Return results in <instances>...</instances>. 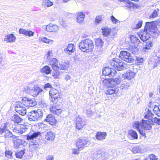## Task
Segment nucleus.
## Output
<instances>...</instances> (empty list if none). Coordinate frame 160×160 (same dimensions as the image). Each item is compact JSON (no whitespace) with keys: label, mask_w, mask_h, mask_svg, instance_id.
Returning <instances> with one entry per match:
<instances>
[{"label":"nucleus","mask_w":160,"mask_h":160,"mask_svg":"<svg viewBox=\"0 0 160 160\" xmlns=\"http://www.w3.org/2000/svg\"><path fill=\"white\" fill-rule=\"evenodd\" d=\"M42 90L37 85H35L32 88V90L31 93L33 94V95L36 96L42 91Z\"/></svg>","instance_id":"nucleus-26"},{"label":"nucleus","mask_w":160,"mask_h":160,"mask_svg":"<svg viewBox=\"0 0 160 160\" xmlns=\"http://www.w3.org/2000/svg\"><path fill=\"white\" fill-rule=\"evenodd\" d=\"M121 79L120 78H115L114 79L111 78V81L110 82L109 86L112 87H114L118 84L120 83Z\"/></svg>","instance_id":"nucleus-29"},{"label":"nucleus","mask_w":160,"mask_h":160,"mask_svg":"<svg viewBox=\"0 0 160 160\" xmlns=\"http://www.w3.org/2000/svg\"><path fill=\"white\" fill-rule=\"evenodd\" d=\"M68 66H66L64 64H59L58 66V68L57 69V70H65L68 68Z\"/></svg>","instance_id":"nucleus-51"},{"label":"nucleus","mask_w":160,"mask_h":160,"mask_svg":"<svg viewBox=\"0 0 160 160\" xmlns=\"http://www.w3.org/2000/svg\"><path fill=\"white\" fill-rule=\"evenodd\" d=\"M59 29L58 27L56 25L52 23L47 25L46 26V29L48 32H56Z\"/></svg>","instance_id":"nucleus-20"},{"label":"nucleus","mask_w":160,"mask_h":160,"mask_svg":"<svg viewBox=\"0 0 160 160\" xmlns=\"http://www.w3.org/2000/svg\"><path fill=\"white\" fill-rule=\"evenodd\" d=\"M95 43L96 46L98 48H101L103 44V42L102 39L99 38L96 39Z\"/></svg>","instance_id":"nucleus-45"},{"label":"nucleus","mask_w":160,"mask_h":160,"mask_svg":"<svg viewBox=\"0 0 160 160\" xmlns=\"http://www.w3.org/2000/svg\"><path fill=\"white\" fill-rule=\"evenodd\" d=\"M102 20V17L101 16H97L95 20V22L96 24L99 23Z\"/></svg>","instance_id":"nucleus-55"},{"label":"nucleus","mask_w":160,"mask_h":160,"mask_svg":"<svg viewBox=\"0 0 160 160\" xmlns=\"http://www.w3.org/2000/svg\"><path fill=\"white\" fill-rule=\"evenodd\" d=\"M49 93L51 97V98H50V101L53 102L59 98V93L58 91L56 89H52L50 90Z\"/></svg>","instance_id":"nucleus-10"},{"label":"nucleus","mask_w":160,"mask_h":160,"mask_svg":"<svg viewBox=\"0 0 160 160\" xmlns=\"http://www.w3.org/2000/svg\"><path fill=\"white\" fill-rule=\"evenodd\" d=\"M153 123L150 122L149 121L147 120L142 119V128L143 132H146V131L149 130L151 128V125H153Z\"/></svg>","instance_id":"nucleus-12"},{"label":"nucleus","mask_w":160,"mask_h":160,"mask_svg":"<svg viewBox=\"0 0 160 160\" xmlns=\"http://www.w3.org/2000/svg\"><path fill=\"white\" fill-rule=\"evenodd\" d=\"M12 140L14 141V146L16 148H18L21 144V142L19 140H17V138L16 139H13Z\"/></svg>","instance_id":"nucleus-47"},{"label":"nucleus","mask_w":160,"mask_h":160,"mask_svg":"<svg viewBox=\"0 0 160 160\" xmlns=\"http://www.w3.org/2000/svg\"><path fill=\"white\" fill-rule=\"evenodd\" d=\"M139 151V148L138 147H133L132 148V152L134 153H136L138 152Z\"/></svg>","instance_id":"nucleus-62"},{"label":"nucleus","mask_w":160,"mask_h":160,"mask_svg":"<svg viewBox=\"0 0 160 160\" xmlns=\"http://www.w3.org/2000/svg\"><path fill=\"white\" fill-rule=\"evenodd\" d=\"M39 128L43 129L44 131H46L48 129V127L47 125L43 123H41L39 125Z\"/></svg>","instance_id":"nucleus-53"},{"label":"nucleus","mask_w":160,"mask_h":160,"mask_svg":"<svg viewBox=\"0 0 160 160\" xmlns=\"http://www.w3.org/2000/svg\"><path fill=\"white\" fill-rule=\"evenodd\" d=\"M39 147V145L38 142H32L29 145L30 150L31 152H34L38 149Z\"/></svg>","instance_id":"nucleus-25"},{"label":"nucleus","mask_w":160,"mask_h":160,"mask_svg":"<svg viewBox=\"0 0 160 160\" xmlns=\"http://www.w3.org/2000/svg\"><path fill=\"white\" fill-rule=\"evenodd\" d=\"M153 44V43L152 42L148 41L147 42L146 45H147V47H148L151 48Z\"/></svg>","instance_id":"nucleus-61"},{"label":"nucleus","mask_w":160,"mask_h":160,"mask_svg":"<svg viewBox=\"0 0 160 160\" xmlns=\"http://www.w3.org/2000/svg\"><path fill=\"white\" fill-rule=\"evenodd\" d=\"M52 70L48 66L46 65L41 68L40 69L41 72L46 75L50 74Z\"/></svg>","instance_id":"nucleus-33"},{"label":"nucleus","mask_w":160,"mask_h":160,"mask_svg":"<svg viewBox=\"0 0 160 160\" xmlns=\"http://www.w3.org/2000/svg\"><path fill=\"white\" fill-rule=\"evenodd\" d=\"M41 40L43 42L48 44H49L51 42V43H52L53 42V40H50L46 37H43L42 38Z\"/></svg>","instance_id":"nucleus-50"},{"label":"nucleus","mask_w":160,"mask_h":160,"mask_svg":"<svg viewBox=\"0 0 160 160\" xmlns=\"http://www.w3.org/2000/svg\"><path fill=\"white\" fill-rule=\"evenodd\" d=\"M16 38L13 34L6 35L4 39V41L9 42H13L15 41Z\"/></svg>","instance_id":"nucleus-34"},{"label":"nucleus","mask_w":160,"mask_h":160,"mask_svg":"<svg viewBox=\"0 0 160 160\" xmlns=\"http://www.w3.org/2000/svg\"><path fill=\"white\" fill-rule=\"evenodd\" d=\"M133 128L138 131L143 136H145L146 134L145 132H143L142 128V122H140L138 121H136L133 124Z\"/></svg>","instance_id":"nucleus-15"},{"label":"nucleus","mask_w":160,"mask_h":160,"mask_svg":"<svg viewBox=\"0 0 160 160\" xmlns=\"http://www.w3.org/2000/svg\"><path fill=\"white\" fill-rule=\"evenodd\" d=\"M19 32L20 34H22L26 36L31 37L33 36L34 32L30 30H26L25 29L21 28L19 29Z\"/></svg>","instance_id":"nucleus-32"},{"label":"nucleus","mask_w":160,"mask_h":160,"mask_svg":"<svg viewBox=\"0 0 160 160\" xmlns=\"http://www.w3.org/2000/svg\"><path fill=\"white\" fill-rule=\"evenodd\" d=\"M144 114L145 118L148 119L150 122L153 123L154 115L152 112L149 109H148L147 111L145 112Z\"/></svg>","instance_id":"nucleus-18"},{"label":"nucleus","mask_w":160,"mask_h":160,"mask_svg":"<svg viewBox=\"0 0 160 160\" xmlns=\"http://www.w3.org/2000/svg\"><path fill=\"white\" fill-rule=\"evenodd\" d=\"M0 134L8 139L13 140L16 139L17 137L13 135L9 130L6 128V124L0 127Z\"/></svg>","instance_id":"nucleus-5"},{"label":"nucleus","mask_w":160,"mask_h":160,"mask_svg":"<svg viewBox=\"0 0 160 160\" xmlns=\"http://www.w3.org/2000/svg\"><path fill=\"white\" fill-rule=\"evenodd\" d=\"M75 46L73 44L69 43L68 44L66 48L64 49V52L66 54L68 55H71L75 51Z\"/></svg>","instance_id":"nucleus-16"},{"label":"nucleus","mask_w":160,"mask_h":160,"mask_svg":"<svg viewBox=\"0 0 160 160\" xmlns=\"http://www.w3.org/2000/svg\"><path fill=\"white\" fill-rule=\"evenodd\" d=\"M25 152L23 150H21L20 151L16 153V155L17 158H21L22 156L24 155Z\"/></svg>","instance_id":"nucleus-48"},{"label":"nucleus","mask_w":160,"mask_h":160,"mask_svg":"<svg viewBox=\"0 0 160 160\" xmlns=\"http://www.w3.org/2000/svg\"><path fill=\"white\" fill-rule=\"evenodd\" d=\"M43 114V111L41 109L33 110L28 112L27 118L30 121H37L42 119Z\"/></svg>","instance_id":"nucleus-3"},{"label":"nucleus","mask_w":160,"mask_h":160,"mask_svg":"<svg viewBox=\"0 0 160 160\" xmlns=\"http://www.w3.org/2000/svg\"><path fill=\"white\" fill-rule=\"evenodd\" d=\"M41 132H33V133H29L27 136V140L30 142H32L34 139H36L39 136H40Z\"/></svg>","instance_id":"nucleus-17"},{"label":"nucleus","mask_w":160,"mask_h":160,"mask_svg":"<svg viewBox=\"0 0 160 160\" xmlns=\"http://www.w3.org/2000/svg\"><path fill=\"white\" fill-rule=\"evenodd\" d=\"M52 76L55 78H59L62 72L59 71V70H53Z\"/></svg>","instance_id":"nucleus-41"},{"label":"nucleus","mask_w":160,"mask_h":160,"mask_svg":"<svg viewBox=\"0 0 160 160\" xmlns=\"http://www.w3.org/2000/svg\"><path fill=\"white\" fill-rule=\"evenodd\" d=\"M118 90L117 88H115L114 87L109 88L106 91V93L107 94H112L115 93L117 94L118 92Z\"/></svg>","instance_id":"nucleus-36"},{"label":"nucleus","mask_w":160,"mask_h":160,"mask_svg":"<svg viewBox=\"0 0 160 160\" xmlns=\"http://www.w3.org/2000/svg\"><path fill=\"white\" fill-rule=\"evenodd\" d=\"M135 75V73L129 70L122 75L123 77L124 78L130 80L133 78Z\"/></svg>","instance_id":"nucleus-24"},{"label":"nucleus","mask_w":160,"mask_h":160,"mask_svg":"<svg viewBox=\"0 0 160 160\" xmlns=\"http://www.w3.org/2000/svg\"><path fill=\"white\" fill-rule=\"evenodd\" d=\"M160 9L157 8L153 10V12L151 13L149 16V18H154L158 16L159 15V12Z\"/></svg>","instance_id":"nucleus-37"},{"label":"nucleus","mask_w":160,"mask_h":160,"mask_svg":"<svg viewBox=\"0 0 160 160\" xmlns=\"http://www.w3.org/2000/svg\"><path fill=\"white\" fill-rule=\"evenodd\" d=\"M119 57L122 60L127 62L131 63L134 62V59L132 58L130 53L127 51H121L119 55Z\"/></svg>","instance_id":"nucleus-7"},{"label":"nucleus","mask_w":160,"mask_h":160,"mask_svg":"<svg viewBox=\"0 0 160 160\" xmlns=\"http://www.w3.org/2000/svg\"><path fill=\"white\" fill-rule=\"evenodd\" d=\"M79 149H81L78 148H73L72 149V154L78 155L79 153Z\"/></svg>","instance_id":"nucleus-57"},{"label":"nucleus","mask_w":160,"mask_h":160,"mask_svg":"<svg viewBox=\"0 0 160 160\" xmlns=\"http://www.w3.org/2000/svg\"><path fill=\"white\" fill-rule=\"evenodd\" d=\"M149 158L150 160H157L158 159L156 158V156L153 154H152L150 155L149 156Z\"/></svg>","instance_id":"nucleus-59"},{"label":"nucleus","mask_w":160,"mask_h":160,"mask_svg":"<svg viewBox=\"0 0 160 160\" xmlns=\"http://www.w3.org/2000/svg\"><path fill=\"white\" fill-rule=\"evenodd\" d=\"M131 41L132 43L134 45L139 46L140 44H142V43L140 42L139 39L136 36L132 35L130 37Z\"/></svg>","instance_id":"nucleus-28"},{"label":"nucleus","mask_w":160,"mask_h":160,"mask_svg":"<svg viewBox=\"0 0 160 160\" xmlns=\"http://www.w3.org/2000/svg\"><path fill=\"white\" fill-rule=\"evenodd\" d=\"M22 103H25L26 107H33L37 104V102L34 98H29L24 97L22 98Z\"/></svg>","instance_id":"nucleus-8"},{"label":"nucleus","mask_w":160,"mask_h":160,"mask_svg":"<svg viewBox=\"0 0 160 160\" xmlns=\"http://www.w3.org/2000/svg\"><path fill=\"white\" fill-rule=\"evenodd\" d=\"M26 105L22 102L18 101L16 102L15 107V110L19 114L24 116L26 113Z\"/></svg>","instance_id":"nucleus-6"},{"label":"nucleus","mask_w":160,"mask_h":160,"mask_svg":"<svg viewBox=\"0 0 160 160\" xmlns=\"http://www.w3.org/2000/svg\"><path fill=\"white\" fill-rule=\"evenodd\" d=\"M130 51L134 54H137L138 53L139 49L136 46H132L129 48Z\"/></svg>","instance_id":"nucleus-42"},{"label":"nucleus","mask_w":160,"mask_h":160,"mask_svg":"<svg viewBox=\"0 0 160 160\" xmlns=\"http://www.w3.org/2000/svg\"><path fill=\"white\" fill-rule=\"evenodd\" d=\"M154 113L158 117H160V106L155 105L153 108Z\"/></svg>","instance_id":"nucleus-44"},{"label":"nucleus","mask_w":160,"mask_h":160,"mask_svg":"<svg viewBox=\"0 0 160 160\" xmlns=\"http://www.w3.org/2000/svg\"><path fill=\"white\" fill-rule=\"evenodd\" d=\"M154 122L160 125V119L156 117H154Z\"/></svg>","instance_id":"nucleus-64"},{"label":"nucleus","mask_w":160,"mask_h":160,"mask_svg":"<svg viewBox=\"0 0 160 160\" xmlns=\"http://www.w3.org/2000/svg\"><path fill=\"white\" fill-rule=\"evenodd\" d=\"M127 66V65L126 63L122 62H120V60H119V61L118 62L116 68L118 71H120L126 69Z\"/></svg>","instance_id":"nucleus-27"},{"label":"nucleus","mask_w":160,"mask_h":160,"mask_svg":"<svg viewBox=\"0 0 160 160\" xmlns=\"http://www.w3.org/2000/svg\"><path fill=\"white\" fill-rule=\"evenodd\" d=\"M32 87L31 86H27L24 88V90L26 92L31 93L32 92Z\"/></svg>","instance_id":"nucleus-58"},{"label":"nucleus","mask_w":160,"mask_h":160,"mask_svg":"<svg viewBox=\"0 0 160 160\" xmlns=\"http://www.w3.org/2000/svg\"><path fill=\"white\" fill-rule=\"evenodd\" d=\"M119 61V59L117 58H114L113 60L111 61L110 63L111 66L115 67L116 68L117 67L118 62Z\"/></svg>","instance_id":"nucleus-46"},{"label":"nucleus","mask_w":160,"mask_h":160,"mask_svg":"<svg viewBox=\"0 0 160 160\" xmlns=\"http://www.w3.org/2000/svg\"><path fill=\"white\" fill-rule=\"evenodd\" d=\"M55 137V133L52 131H49L45 133L44 138L45 140L51 141L54 140Z\"/></svg>","instance_id":"nucleus-19"},{"label":"nucleus","mask_w":160,"mask_h":160,"mask_svg":"<svg viewBox=\"0 0 160 160\" xmlns=\"http://www.w3.org/2000/svg\"><path fill=\"white\" fill-rule=\"evenodd\" d=\"M52 88V86L50 83H48L44 85L43 88L44 89L46 90L47 88Z\"/></svg>","instance_id":"nucleus-63"},{"label":"nucleus","mask_w":160,"mask_h":160,"mask_svg":"<svg viewBox=\"0 0 160 160\" xmlns=\"http://www.w3.org/2000/svg\"><path fill=\"white\" fill-rule=\"evenodd\" d=\"M111 81V78H105L103 80L102 83L104 85H107L108 86H109L110 82Z\"/></svg>","instance_id":"nucleus-52"},{"label":"nucleus","mask_w":160,"mask_h":160,"mask_svg":"<svg viewBox=\"0 0 160 160\" xmlns=\"http://www.w3.org/2000/svg\"><path fill=\"white\" fill-rule=\"evenodd\" d=\"M111 19L112 22L114 24H116L118 21V20L116 19L112 15L111 17Z\"/></svg>","instance_id":"nucleus-60"},{"label":"nucleus","mask_w":160,"mask_h":160,"mask_svg":"<svg viewBox=\"0 0 160 160\" xmlns=\"http://www.w3.org/2000/svg\"><path fill=\"white\" fill-rule=\"evenodd\" d=\"M151 34H153L155 36L158 35L157 26L153 22H147L144 31L140 32L138 35L141 39L144 42L150 38Z\"/></svg>","instance_id":"nucleus-1"},{"label":"nucleus","mask_w":160,"mask_h":160,"mask_svg":"<svg viewBox=\"0 0 160 160\" xmlns=\"http://www.w3.org/2000/svg\"><path fill=\"white\" fill-rule=\"evenodd\" d=\"M50 111L52 113L58 115H60L62 111V110L58 107H56L55 106H53L50 108Z\"/></svg>","instance_id":"nucleus-35"},{"label":"nucleus","mask_w":160,"mask_h":160,"mask_svg":"<svg viewBox=\"0 0 160 160\" xmlns=\"http://www.w3.org/2000/svg\"><path fill=\"white\" fill-rule=\"evenodd\" d=\"M102 35L104 36H107L109 35L111 31V29L106 27L104 28H102Z\"/></svg>","instance_id":"nucleus-40"},{"label":"nucleus","mask_w":160,"mask_h":160,"mask_svg":"<svg viewBox=\"0 0 160 160\" xmlns=\"http://www.w3.org/2000/svg\"><path fill=\"white\" fill-rule=\"evenodd\" d=\"M12 121L15 123H19L22 120V119L17 114L14 115L11 118Z\"/></svg>","instance_id":"nucleus-39"},{"label":"nucleus","mask_w":160,"mask_h":160,"mask_svg":"<svg viewBox=\"0 0 160 160\" xmlns=\"http://www.w3.org/2000/svg\"><path fill=\"white\" fill-rule=\"evenodd\" d=\"M142 20L139 21L136 23V27H133V29H138L140 28L142 25Z\"/></svg>","instance_id":"nucleus-54"},{"label":"nucleus","mask_w":160,"mask_h":160,"mask_svg":"<svg viewBox=\"0 0 160 160\" xmlns=\"http://www.w3.org/2000/svg\"><path fill=\"white\" fill-rule=\"evenodd\" d=\"M45 120L52 125H55L56 121L54 117L52 115L49 114L46 117Z\"/></svg>","instance_id":"nucleus-23"},{"label":"nucleus","mask_w":160,"mask_h":160,"mask_svg":"<svg viewBox=\"0 0 160 160\" xmlns=\"http://www.w3.org/2000/svg\"><path fill=\"white\" fill-rule=\"evenodd\" d=\"M107 135V133L105 132H98L96 133V138L98 140H103L105 139Z\"/></svg>","instance_id":"nucleus-22"},{"label":"nucleus","mask_w":160,"mask_h":160,"mask_svg":"<svg viewBox=\"0 0 160 160\" xmlns=\"http://www.w3.org/2000/svg\"><path fill=\"white\" fill-rule=\"evenodd\" d=\"M49 63L53 70H57L58 68V61L56 58L51 59L49 61Z\"/></svg>","instance_id":"nucleus-21"},{"label":"nucleus","mask_w":160,"mask_h":160,"mask_svg":"<svg viewBox=\"0 0 160 160\" xmlns=\"http://www.w3.org/2000/svg\"><path fill=\"white\" fill-rule=\"evenodd\" d=\"M44 2L45 5L48 7H50L53 5V3L49 0H45Z\"/></svg>","instance_id":"nucleus-56"},{"label":"nucleus","mask_w":160,"mask_h":160,"mask_svg":"<svg viewBox=\"0 0 160 160\" xmlns=\"http://www.w3.org/2000/svg\"><path fill=\"white\" fill-rule=\"evenodd\" d=\"M78 47L82 52H88L92 50L94 45L92 40L89 39H86L79 44Z\"/></svg>","instance_id":"nucleus-2"},{"label":"nucleus","mask_w":160,"mask_h":160,"mask_svg":"<svg viewBox=\"0 0 160 160\" xmlns=\"http://www.w3.org/2000/svg\"><path fill=\"white\" fill-rule=\"evenodd\" d=\"M119 1L123 2L124 3L125 5L123 7L125 9H130L131 8L133 7L134 6V4L131 2L129 0H118Z\"/></svg>","instance_id":"nucleus-30"},{"label":"nucleus","mask_w":160,"mask_h":160,"mask_svg":"<svg viewBox=\"0 0 160 160\" xmlns=\"http://www.w3.org/2000/svg\"><path fill=\"white\" fill-rule=\"evenodd\" d=\"M85 17V14L83 12H78L77 16V22L80 23H81L83 21Z\"/></svg>","instance_id":"nucleus-31"},{"label":"nucleus","mask_w":160,"mask_h":160,"mask_svg":"<svg viewBox=\"0 0 160 160\" xmlns=\"http://www.w3.org/2000/svg\"><path fill=\"white\" fill-rule=\"evenodd\" d=\"M128 136L132 137L133 139L138 138V135L136 131L132 129L129 130L128 132Z\"/></svg>","instance_id":"nucleus-38"},{"label":"nucleus","mask_w":160,"mask_h":160,"mask_svg":"<svg viewBox=\"0 0 160 160\" xmlns=\"http://www.w3.org/2000/svg\"><path fill=\"white\" fill-rule=\"evenodd\" d=\"M134 59V61H137V63H141L142 62L143 59L142 58L138 56H136Z\"/></svg>","instance_id":"nucleus-49"},{"label":"nucleus","mask_w":160,"mask_h":160,"mask_svg":"<svg viewBox=\"0 0 160 160\" xmlns=\"http://www.w3.org/2000/svg\"><path fill=\"white\" fill-rule=\"evenodd\" d=\"M116 72L113 69L108 67H105L102 70V74L105 76H109L110 77L114 76Z\"/></svg>","instance_id":"nucleus-13"},{"label":"nucleus","mask_w":160,"mask_h":160,"mask_svg":"<svg viewBox=\"0 0 160 160\" xmlns=\"http://www.w3.org/2000/svg\"><path fill=\"white\" fill-rule=\"evenodd\" d=\"M130 86V82H124L121 84L120 88L122 90L127 89H128Z\"/></svg>","instance_id":"nucleus-43"},{"label":"nucleus","mask_w":160,"mask_h":160,"mask_svg":"<svg viewBox=\"0 0 160 160\" xmlns=\"http://www.w3.org/2000/svg\"><path fill=\"white\" fill-rule=\"evenodd\" d=\"M29 127L27 125L21 124L15 127L13 130L14 132L21 134L25 132L29 128Z\"/></svg>","instance_id":"nucleus-11"},{"label":"nucleus","mask_w":160,"mask_h":160,"mask_svg":"<svg viewBox=\"0 0 160 160\" xmlns=\"http://www.w3.org/2000/svg\"><path fill=\"white\" fill-rule=\"evenodd\" d=\"M154 56L151 58L148 62V67L153 68L156 67L160 63V50H156L154 53Z\"/></svg>","instance_id":"nucleus-4"},{"label":"nucleus","mask_w":160,"mask_h":160,"mask_svg":"<svg viewBox=\"0 0 160 160\" xmlns=\"http://www.w3.org/2000/svg\"><path fill=\"white\" fill-rule=\"evenodd\" d=\"M88 142L87 139L86 138L83 137L77 139L76 141V144L77 147L79 149H82Z\"/></svg>","instance_id":"nucleus-9"},{"label":"nucleus","mask_w":160,"mask_h":160,"mask_svg":"<svg viewBox=\"0 0 160 160\" xmlns=\"http://www.w3.org/2000/svg\"><path fill=\"white\" fill-rule=\"evenodd\" d=\"M86 124L85 120L78 117L76 118V128L78 130L82 128Z\"/></svg>","instance_id":"nucleus-14"}]
</instances>
